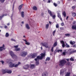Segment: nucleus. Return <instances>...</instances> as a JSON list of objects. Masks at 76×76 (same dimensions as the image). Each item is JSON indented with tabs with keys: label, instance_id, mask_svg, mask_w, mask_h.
I'll return each instance as SVG.
<instances>
[{
	"label": "nucleus",
	"instance_id": "obj_30",
	"mask_svg": "<svg viewBox=\"0 0 76 76\" xmlns=\"http://www.w3.org/2000/svg\"><path fill=\"white\" fill-rule=\"evenodd\" d=\"M66 51L65 50L64 52L62 53V55L63 56H66Z\"/></svg>",
	"mask_w": 76,
	"mask_h": 76
},
{
	"label": "nucleus",
	"instance_id": "obj_41",
	"mask_svg": "<svg viewBox=\"0 0 76 76\" xmlns=\"http://www.w3.org/2000/svg\"><path fill=\"white\" fill-rule=\"evenodd\" d=\"M70 34H65V35L66 36H67V37H69V36H70Z\"/></svg>",
	"mask_w": 76,
	"mask_h": 76
},
{
	"label": "nucleus",
	"instance_id": "obj_46",
	"mask_svg": "<svg viewBox=\"0 0 76 76\" xmlns=\"http://www.w3.org/2000/svg\"><path fill=\"white\" fill-rule=\"evenodd\" d=\"M54 5L55 6V7H57V4H56V3H54Z\"/></svg>",
	"mask_w": 76,
	"mask_h": 76
},
{
	"label": "nucleus",
	"instance_id": "obj_36",
	"mask_svg": "<svg viewBox=\"0 0 76 76\" xmlns=\"http://www.w3.org/2000/svg\"><path fill=\"white\" fill-rule=\"evenodd\" d=\"M5 1V0H0V1H1V3H3Z\"/></svg>",
	"mask_w": 76,
	"mask_h": 76
},
{
	"label": "nucleus",
	"instance_id": "obj_11",
	"mask_svg": "<svg viewBox=\"0 0 76 76\" xmlns=\"http://www.w3.org/2000/svg\"><path fill=\"white\" fill-rule=\"evenodd\" d=\"M29 67V65H26L24 66H23V68L24 69H27Z\"/></svg>",
	"mask_w": 76,
	"mask_h": 76
},
{
	"label": "nucleus",
	"instance_id": "obj_26",
	"mask_svg": "<svg viewBox=\"0 0 76 76\" xmlns=\"http://www.w3.org/2000/svg\"><path fill=\"white\" fill-rule=\"evenodd\" d=\"M62 14L63 16H64L65 17H66V12H65V11H64V12H63Z\"/></svg>",
	"mask_w": 76,
	"mask_h": 76
},
{
	"label": "nucleus",
	"instance_id": "obj_60",
	"mask_svg": "<svg viewBox=\"0 0 76 76\" xmlns=\"http://www.w3.org/2000/svg\"><path fill=\"white\" fill-rule=\"evenodd\" d=\"M7 26H9V25H10V23H8L7 24Z\"/></svg>",
	"mask_w": 76,
	"mask_h": 76
},
{
	"label": "nucleus",
	"instance_id": "obj_19",
	"mask_svg": "<svg viewBox=\"0 0 76 76\" xmlns=\"http://www.w3.org/2000/svg\"><path fill=\"white\" fill-rule=\"evenodd\" d=\"M21 15L22 18H24V12L23 11L21 12Z\"/></svg>",
	"mask_w": 76,
	"mask_h": 76
},
{
	"label": "nucleus",
	"instance_id": "obj_18",
	"mask_svg": "<svg viewBox=\"0 0 76 76\" xmlns=\"http://www.w3.org/2000/svg\"><path fill=\"white\" fill-rule=\"evenodd\" d=\"M34 67H35V64L31 65V66L30 67L31 69H34Z\"/></svg>",
	"mask_w": 76,
	"mask_h": 76
},
{
	"label": "nucleus",
	"instance_id": "obj_63",
	"mask_svg": "<svg viewBox=\"0 0 76 76\" xmlns=\"http://www.w3.org/2000/svg\"><path fill=\"white\" fill-rule=\"evenodd\" d=\"M21 23H22V24H24V22L23 21V22H21Z\"/></svg>",
	"mask_w": 76,
	"mask_h": 76
},
{
	"label": "nucleus",
	"instance_id": "obj_9",
	"mask_svg": "<svg viewBox=\"0 0 76 76\" xmlns=\"http://www.w3.org/2000/svg\"><path fill=\"white\" fill-rule=\"evenodd\" d=\"M21 64V63L20 62H19L18 64L15 65H14V67H18V66H19V65Z\"/></svg>",
	"mask_w": 76,
	"mask_h": 76
},
{
	"label": "nucleus",
	"instance_id": "obj_53",
	"mask_svg": "<svg viewBox=\"0 0 76 76\" xmlns=\"http://www.w3.org/2000/svg\"><path fill=\"white\" fill-rule=\"evenodd\" d=\"M26 42L25 43L26 44V45H29V42H27H27Z\"/></svg>",
	"mask_w": 76,
	"mask_h": 76
},
{
	"label": "nucleus",
	"instance_id": "obj_40",
	"mask_svg": "<svg viewBox=\"0 0 76 76\" xmlns=\"http://www.w3.org/2000/svg\"><path fill=\"white\" fill-rule=\"evenodd\" d=\"M52 17L53 19H54L55 18H56V15H54L53 16V15L52 16H51Z\"/></svg>",
	"mask_w": 76,
	"mask_h": 76
},
{
	"label": "nucleus",
	"instance_id": "obj_35",
	"mask_svg": "<svg viewBox=\"0 0 76 76\" xmlns=\"http://www.w3.org/2000/svg\"><path fill=\"white\" fill-rule=\"evenodd\" d=\"M2 72L3 73H4H4H6V70H3L2 71Z\"/></svg>",
	"mask_w": 76,
	"mask_h": 76
},
{
	"label": "nucleus",
	"instance_id": "obj_55",
	"mask_svg": "<svg viewBox=\"0 0 76 76\" xmlns=\"http://www.w3.org/2000/svg\"><path fill=\"white\" fill-rule=\"evenodd\" d=\"M73 53H76V50H74L72 51Z\"/></svg>",
	"mask_w": 76,
	"mask_h": 76
},
{
	"label": "nucleus",
	"instance_id": "obj_24",
	"mask_svg": "<svg viewBox=\"0 0 76 76\" xmlns=\"http://www.w3.org/2000/svg\"><path fill=\"white\" fill-rule=\"evenodd\" d=\"M15 51H19L20 50V48H16L15 49Z\"/></svg>",
	"mask_w": 76,
	"mask_h": 76
},
{
	"label": "nucleus",
	"instance_id": "obj_15",
	"mask_svg": "<svg viewBox=\"0 0 76 76\" xmlns=\"http://www.w3.org/2000/svg\"><path fill=\"white\" fill-rule=\"evenodd\" d=\"M48 73L47 72H45L42 75V76H48Z\"/></svg>",
	"mask_w": 76,
	"mask_h": 76
},
{
	"label": "nucleus",
	"instance_id": "obj_2",
	"mask_svg": "<svg viewBox=\"0 0 76 76\" xmlns=\"http://www.w3.org/2000/svg\"><path fill=\"white\" fill-rule=\"evenodd\" d=\"M66 63V62L65 60H61L60 61V64H59V65L60 66H61L62 67V66H63L64 64Z\"/></svg>",
	"mask_w": 76,
	"mask_h": 76
},
{
	"label": "nucleus",
	"instance_id": "obj_25",
	"mask_svg": "<svg viewBox=\"0 0 76 76\" xmlns=\"http://www.w3.org/2000/svg\"><path fill=\"white\" fill-rule=\"evenodd\" d=\"M26 27L27 29H29V25H28V24H26Z\"/></svg>",
	"mask_w": 76,
	"mask_h": 76
},
{
	"label": "nucleus",
	"instance_id": "obj_1",
	"mask_svg": "<svg viewBox=\"0 0 76 76\" xmlns=\"http://www.w3.org/2000/svg\"><path fill=\"white\" fill-rule=\"evenodd\" d=\"M41 56H38L37 58L35 59V61H36V66H38L39 64V60H41L43 58V57H45V53H41Z\"/></svg>",
	"mask_w": 76,
	"mask_h": 76
},
{
	"label": "nucleus",
	"instance_id": "obj_20",
	"mask_svg": "<svg viewBox=\"0 0 76 76\" xmlns=\"http://www.w3.org/2000/svg\"><path fill=\"white\" fill-rule=\"evenodd\" d=\"M6 73H9V74H10V73H12V71L10 70H7L6 71Z\"/></svg>",
	"mask_w": 76,
	"mask_h": 76
},
{
	"label": "nucleus",
	"instance_id": "obj_51",
	"mask_svg": "<svg viewBox=\"0 0 76 76\" xmlns=\"http://www.w3.org/2000/svg\"><path fill=\"white\" fill-rule=\"evenodd\" d=\"M0 62H1V63H2V64H3L4 63V62L3 61H0Z\"/></svg>",
	"mask_w": 76,
	"mask_h": 76
},
{
	"label": "nucleus",
	"instance_id": "obj_5",
	"mask_svg": "<svg viewBox=\"0 0 76 76\" xmlns=\"http://www.w3.org/2000/svg\"><path fill=\"white\" fill-rule=\"evenodd\" d=\"M42 45L43 46L45 47V48H48V43L46 42H45L44 43H42Z\"/></svg>",
	"mask_w": 76,
	"mask_h": 76
},
{
	"label": "nucleus",
	"instance_id": "obj_22",
	"mask_svg": "<svg viewBox=\"0 0 76 76\" xmlns=\"http://www.w3.org/2000/svg\"><path fill=\"white\" fill-rule=\"evenodd\" d=\"M4 16H6V15H4L2 16H0V20H2V18H3V17H4Z\"/></svg>",
	"mask_w": 76,
	"mask_h": 76
},
{
	"label": "nucleus",
	"instance_id": "obj_44",
	"mask_svg": "<svg viewBox=\"0 0 76 76\" xmlns=\"http://www.w3.org/2000/svg\"><path fill=\"white\" fill-rule=\"evenodd\" d=\"M18 45H16V46H14V47L15 48H18Z\"/></svg>",
	"mask_w": 76,
	"mask_h": 76
},
{
	"label": "nucleus",
	"instance_id": "obj_6",
	"mask_svg": "<svg viewBox=\"0 0 76 76\" xmlns=\"http://www.w3.org/2000/svg\"><path fill=\"white\" fill-rule=\"evenodd\" d=\"M3 49L5 50V49L4 48V44L2 46L0 47V51H2L3 50Z\"/></svg>",
	"mask_w": 76,
	"mask_h": 76
},
{
	"label": "nucleus",
	"instance_id": "obj_48",
	"mask_svg": "<svg viewBox=\"0 0 76 76\" xmlns=\"http://www.w3.org/2000/svg\"><path fill=\"white\" fill-rule=\"evenodd\" d=\"M61 25L62 26H64V23H61Z\"/></svg>",
	"mask_w": 76,
	"mask_h": 76
},
{
	"label": "nucleus",
	"instance_id": "obj_34",
	"mask_svg": "<svg viewBox=\"0 0 76 76\" xmlns=\"http://www.w3.org/2000/svg\"><path fill=\"white\" fill-rule=\"evenodd\" d=\"M56 30H55L53 33V36H54V35L55 34V33H56Z\"/></svg>",
	"mask_w": 76,
	"mask_h": 76
},
{
	"label": "nucleus",
	"instance_id": "obj_21",
	"mask_svg": "<svg viewBox=\"0 0 76 76\" xmlns=\"http://www.w3.org/2000/svg\"><path fill=\"white\" fill-rule=\"evenodd\" d=\"M72 29L76 30V25L72 26Z\"/></svg>",
	"mask_w": 76,
	"mask_h": 76
},
{
	"label": "nucleus",
	"instance_id": "obj_23",
	"mask_svg": "<svg viewBox=\"0 0 76 76\" xmlns=\"http://www.w3.org/2000/svg\"><path fill=\"white\" fill-rule=\"evenodd\" d=\"M33 9L34 10H37V7L35 6H34L33 7Z\"/></svg>",
	"mask_w": 76,
	"mask_h": 76
},
{
	"label": "nucleus",
	"instance_id": "obj_64",
	"mask_svg": "<svg viewBox=\"0 0 76 76\" xmlns=\"http://www.w3.org/2000/svg\"><path fill=\"white\" fill-rule=\"evenodd\" d=\"M48 2L49 3H50V2H51V1L50 0H49L48 1Z\"/></svg>",
	"mask_w": 76,
	"mask_h": 76
},
{
	"label": "nucleus",
	"instance_id": "obj_32",
	"mask_svg": "<svg viewBox=\"0 0 76 76\" xmlns=\"http://www.w3.org/2000/svg\"><path fill=\"white\" fill-rule=\"evenodd\" d=\"M9 36V33H6L5 34V37H8Z\"/></svg>",
	"mask_w": 76,
	"mask_h": 76
},
{
	"label": "nucleus",
	"instance_id": "obj_16",
	"mask_svg": "<svg viewBox=\"0 0 76 76\" xmlns=\"http://www.w3.org/2000/svg\"><path fill=\"white\" fill-rule=\"evenodd\" d=\"M37 56V53H33L32 55V58H35Z\"/></svg>",
	"mask_w": 76,
	"mask_h": 76
},
{
	"label": "nucleus",
	"instance_id": "obj_57",
	"mask_svg": "<svg viewBox=\"0 0 76 76\" xmlns=\"http://www.w3.org/2000/svg\"><path fill=\"white\" fill-rule=\"evenodd\" d=\"M7 28V26H4L5 28Z\"/></svg>",
	"mask_w": 76,
	"mask_h": 76
},
{
	"label": "nucleus",
	"instance_id": "obj_12",
	"mask_svg": "<svg viewBox=\"0 0 76 76\" xmlns=\"http://www.w3.org/2000/svg\"><path fill=\"white\" fill-rule=\"evenodd\" d=\"M65 70H64V69H62L60 71V75H61L62 73H63L64 72H66V69H64Z\"/></svg>",
	"mask_w": 76,
	"mask_h": 76
},
{
	"label": "nucleus",
	"instance_id": "obj_47",
	"mask_svg": "<svg viewBox=\"0 0 76 76\" xmlns=\"http://www.w3.org/2000/svg\"><path fill=\"white\" fill-rule=\"evenodd\" d=\"M62 51V50H58V53H59V51H60V52H61V51Z\"/></svg>",
	"mask_w": 76,
	"mask_h": 76
},
{
	"label": "nucleus",
	"instance_id": "obj_39",
	"mask_svg": "<svg viewBox=\"0 0 76 76\" xmlns=\"http://www.w3.org/2000/svg\"><path fill=\"white\" fill-rule=\"evenodd\" d=\"M66 47H70V46L67 43H66Z\"/></svg>",
	"mask_w": 76,
	"mask_h": 76
},
{
	"label": "nucleus",
	"instance_id": "obj_33",
	"mask_svg": "<svg viewBox=\"0 0 76 76\" xmlns=\"http://www.w3.org/2000/svg\"><path fill=\"white\" fill-rule=\"evenodd\" d=\"M49 61V60H50V58L48 57H47L46 59L45 60V61Z\"/></svg>",
	"mask_w": 76,
	"mask_h": 76
},
{
	"label": "nucleus",
	"instance_id": "obj_28",
	"mask_svg": "<svg viewBox=\"0 0 76 76\" xmlns=\"http://www.w3.org/2000/svg\"><path fill=\"white\" fill-rule=\"evenodd\" d=\"M70 72H67L65 75V76H70Z\"/></svg>",
	"mask_w": 76,
	"mask_h": 76
},
{
	"label": "nucleus",
	"instance_id": "obj_50",
	"mask_svg": "<svg viewBox=\"0 0 76 76\" xmlns=\"http://www.w3.org/2000/svg\"><path fill=\"white\" fill-rule=\"evenodd\" d=\"M11 40L12 41H15V39H11Z\"/></svg>",
	"mask_w": 76,
	"mask_h": 76
},
{
	"label": "nucleus",
	"instance_id": "obj_49",
	"mask_svg": "<svg viewBox=\"0 0 76 76\" xmlns=\"http://www.w3.org/2000/svg\"><path fill=\"white\" fill-rule=\"evenodd\" d=\"M12 17H13V14H12V15H11V19L12 21L13 20V18H12Z\"/></svg>",
	"mask_w": 76,
	"mask_h": 76
},
{
	"label": "nucleus",
	"instance_id": "obj_3",
	"mask_svg": "<svg viewBox=\"0 0 76 76\" xmlns=\"http://www.w3.org/2000/svg\"><path fill=\"white\" fill-rule=\"evenodd\" d=\"M27 54L28 53L27 52L23 51L21 53L20 56L22 57H25Z\"/></svg>",
	"mask_w": 76,
	"mask_h": 76
},
{
	"label": "nucleus",
	"instance_id": "obj_14",
	"mask_svg": "<svg viewBox=\"0 0 76 76\" xmlns=\"http://www.w3.org/2000/svg\"><path fill=\"white\" fill-rule=\"evenodd\" d=\"M15 64L13 63H11V64L9 66L11 68H12V67H14Z\"/></svg>",
	"mask_w": 76,
	"mask_h": 76
},
{
	"label": "nucleus",
	"instance_id": "obj_45",
	"mask_svg": "<svg viewBox=\"0 0 76 76\" xmlns=\"http://www.w3.org/2000/svg\"><path fill=\"white\" fill-rule=\"evenodd\" d=\"M60 30H64V29L63 27H60Z\"/></svg>",
	"mask_w": 76,
	"mask_h": 76
},
{
	"label": "nucleus",
	"instance_id": "obj_59",
	"mask_svg": "<svg viewBox=\"0 0 76 76\" xmlns=\"http://www.w3.org/2000/svg\"><path fill=\"white\" fill-rule=\"evenodd\" d=\"M66 60L67 61H69V59H66Z\"/></svg>",
	"mask_w": 76,
	"mask_h": 76
},
{
	"label": "nucleus",
	"instance_id": "obj_27",
	"mask_svg": "<svg viewBox=\"0 0 76 76\" xmlns=\"http://www.w3.org/2000/svg\"><path fill=\"white\" fill-rule=\"evenodd\" d=\"M57 43L56 42L54 44L53 47H55L56 46H57Z\"/></svg>",
	"mask_w": 76,
	"mask_h": 76
},
{
	"label": "nucleus",
	"instance_id": "obj_42",
	"mask_svg": "<svg viewBox=\"0 0 76 76\" xmlns=\"http://www.w3.org/2000/svg\"><path fill=\"white\" fill-rule=\"evenodd\" d=\"M53 50H54V47H52L51 49V51H52V52H53Z\"/></svg>",
	"mask_w": 76,
	"mask_h": 76
},
{
	"label": "nucleus",
	"instance_id": "obj_17",
	"mask_svg": "<svg viewBox=\"0 0 76 76\" xmlns=\"http://www.w3.org/2000/svg\"><path fill=\"white\" fill-rule=\"evenodd\" d=\"M75 41H72V40H71L70 41V43L71 45H74V44H75Z\"/></svg>",
	"mask_w": 76,
	"mask_h": 76
},
{
	"label": "nucleus",
	"instance_id": "obj_31",
	"mask_svg": "<svg viewBox=\"0 0 76 76\" xmlns=\"http://www.w3.org/2000/svg\"><path fill=\"white\" fill-rule=\"evenodd\" d=\"M72 15L73 17H75V16H76V14L75 13H72Z\"/></svg>",
	"mask_w": 76,
	"mask_h": 76
},
{
	"label": "nucleus",
	"instance_id": "obj_54",
	"mask_svg": "<svg viewBox=\"0 0 76 76\" xmlns=\"http://www.w3.org/2000/svg\"><path fill=\"white\" fill-rule=\"evenodd\" d=\"M70 63L69 62H68L67 63V64H68V66H69V65H70Z\"/></svg>",
	"mask_w": 76,
	"mask_h": 76
},
{
	"label": "nucleus",
	"instance_id": "obj_58",
	"mask_svg": "<svg viewBox=\"0 0 76 76\" xmlns=\"http://www.w3.org/2000/svg\"><path fill=\"white\" fill-rule=\"evenodd\" d=\"M23 41H25V42H27V41H26V39H23Z\"/></svg>",
	"mask_w": 76,
	"mask_h": 76
},
{
	"label": "nucleus",
	"instance_id": "obj_61",
	"mask_svg": "<svg viewBox=\"0 0 76 76\" xmlns=\"http://www.w3.org/2000/svg\"><path fill=\"white\" fill-rule=\"evenodd\" d=\"M57 50H55L54 51L55 53H57Z\"/></svg>",
	"mask_w": 76,
	"mask_h": 76
},
{
	"label": "nucleus",
	"instance_id": "obj_56",
	"mask_svg": "<svg viewBox=\"0 0 76 76\" xmlns=\"http://www.w3.org/2000/svg\"><path fill=\"white\" fill-rule=\"evenodd\" d=\"M44 15V14L43 13H42L41 14V15L42 16H43Z\"/></svg>",
	"mask_w": 76,
	"mask_h": 76
},
{
	"label": "nucleus",
	"instance_id": "obj_7",
	"mask_svg": "<svg viewBox=\"0 0 76 76\" xmlns=\"http://www.w3.org/2000/svg\"><path fill=\"white\" fill-rule=\"evenodd\" d=\"M61 44L62 47L64 48L65 47V44H64V42L63 41H61Z\"/></svg>",
	"mask_w": 76,
	"mask_h": 76
},
{
	"label": "nucleus",
	"instance_id": "obj_13",
	"mask_svg": "<svg viewBox=\"0 0 76 76\" xmlns=\"http://www.w3.org/2000/svg\"><path fill=\"white\" fill-rule=\"evenodd\" d=\"M23 4H22L20 5L19 6V8H18V9L19 10V12H20V10H21V8L23 7Z\"/></svg>",
	"mask_w": 76,
	"mask_h": 76
},
{
	"label": "nucleus",
	"instance_id": "obj_4",
	"mask_svg": "<svg viewBox=\"0 0 76 76\" xmlns=\"http://www.w3.org/2000/svg\"><path fill=\"white\" fill-rule=\"evenodd\" d=\"M10 53L11 57H12V58H17V56H16V55H15L13 52L12 51H10Z\"/></svg>",
	"mask_w": 76,
	"mask_h": 76
},
{
	"label": "nucleus",
	"instance_id": "obj_8",
	"mask_svg": "<svg viewBox=\"0 0 76 76\" xmlns=\"http://www.w3.org/2000/svg\"><path fill=\"white\" fill-rule=\"evenodd\" d=\"M58 17L59 18L61 21H62L63 20H62V18H61V15H60V13L58 12Z\"/></svg>",
	"mask_w": 76,
	"mask_h": 76
},
{
	"label": "nucleus",
	"instance_id": "obj_62",
	"mask_svg": "<svg viewBox=\"0 0 76 76\" xmlns=\"http://www.w3.org/2000/svg\"><path fill=\"white\" fill-rule=\"evenodd\" d=\"M49 23L50 25H51V22L50 21H49Z\"/></svg>",
	"mask_w": 76,
	"mask_h": 76
},
{
	"label": "nucleus",
	"instance_id": "obj_29",
	"mask_svg": "<svg viewBox=\"0 0 76 76\" xmlns=\"http://www.w3.org/2000/svg\"><path fill=\"white\" fill-rule=\"evenodd\" d=\"M45 27L46 29H48V27H49V24L48 23V24H46Z\"/></svg>",
	"mask_w": 76,
	"mask_h": 76
},
{
	"label": "nucleus",
	"instance_id": "obj_37",
	"mask_svg": "<svg viewBox=\"0 0 76 76\" xmlns=\"http://www.w3.org/2000/svg\"><path fill=\"white\" fill-rule=\"evenodd\" d=\"M56 28H59V25L58 24H57L56 25Z\"/></svg>",
	"mask_w": 76,
	"mask_h": 76
},
{
	"label": "nucleus",
	"instance_id": "obj_43",
	"mask_svg": "<svg viewBox=\"0 0 76 76\" xmlns=\"http://www.w3.org/2000/svg\"><path fill=\"white\" fill-rule=\"evenodd\" d=\"M76 8V6H73L72 7V8L73 9H75Z\"/></svg>",
	"mask_w": 76,
	"mask_h": 76
},
{
	"label": "nucleus",
	"instance_id": "obj_52",
	"mask_svg": "<svg viewBox=\"0 0 76 76\" xmlns=\"http://www.w3.org/2000/svg\"><path fill=\"white\" fill-rule=\"evenodd\" d=\"M14 7H15V3H14L12 6V9H14Z\"/></svg>",
	"mask_w": 76,
	"mask_h": 76
},
{
	"label": "nucleus",
	"instance_id": "obj_10",
	"mask_svg": "<svg viewBox=\"0 0 76 76\" xmlns=\"http://www.w3.org/2000/svg\"><path fill=\"white\" fill-rule=\"evenodd\" d=\"M48 13L50 15V16H53V14H52V12H51V11L49 10H48Z\"/></svg>",
	"mask_w": 76,
	"mask_h": 76
},
{
	"label": "nucleus",
	"instance_id": "obj_38",
	"mask_svg": "<svg viewBox=\"0 0 76 76\" xmlns=\"http://www.w3.org/2000/svg\"><path fill=\"white\" fill-rule=\"evenodd\" d=\"M69 60L71 61H74V59L72 57H71V58H70Z\"/></svg>",
	"mask_w": 76,
	"mask_h": 76
}]
</instances>
